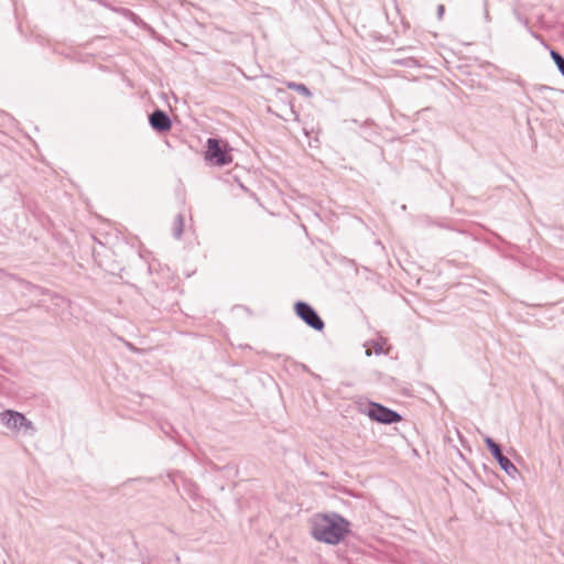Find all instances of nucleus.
<instances>
[{
	"label": "nucleus",
	"instance_id": "2eb2a0df",
	"mask_svg": "<svg viewBox=\"0 0 564 564\" xmlns=\"http://www.w3.org/2000/svg\"><path fill=\"white\" fill-rule=\"evenodd\" d=\"M444 11H445V8L443 4H440L437 7V15H438V19H442L443 14H444Z\"/></svg>",
	"mask_w": 564,
	"mask_h": 564
},
{
	"label": "nucleus",
	"instance_id": "f257e3e1",
	"mask_svg": "<svg viewBox=\"0 0 564 564\" xmlns=\"http://www.w3.org/2000/svg\"><path fill=\"white\" fill-rule=\"evenodd\" d=\"M350 527L337 512L317 513L311 520V535L318 542L337 545L350 533Z\"/></svg>",
	"mask_w": 564,
	"mask_h": 564
},
{
	"label": "nucleus",
	"instance_id": "ddd939ff",
	"mask_svg": "<svg viewBox=\"0 0 564 564\" xmlns=\"http://www.w3.org/2000/svg\"><path fill=\"white\" fill-rule=\"evenodd\" d=\"M484 442L485 444L487 445V448L490 451V453L492 454L494 452H497L498 448L500 447L499 444H497L491 437L489 436H485L484 437Z\"/></svg>",
	"mask_w": 564,
	"mask_h": 564
},
{
	"label": "nucleus",
	"instance_id": "423d86ee",
	"mask_svg": "<svg viewBox=\"0 0 564 564\" xmlns=\"http://www.w3.org/2000/svg\"><path fill=\"white\" fill-rule=\"evenodd\" d=\"M149 122L153 130L158 132L169 131L172 127V121L169 115L161 110L156 109L149 116Z\"/></svg>",
	"mask_w": 564,
	"mask_h": 564
},
{
	"label": "nucleus",
	"instance_id": "6e6552de",
	"mask_svg": "<svg viewBox=\"0 0 564 564\" xmlns=\"http://www.w3.org/2000/svg\"><path fill=\"white\" fill-rule=\"evenodd\" d=\"M183 231H184V217L181 214H178L175 217L174 224H173L174 238L180 239L183 235Z\"/></svg>",
	"mask_w": 564,
	"mask_h": 564
},
{
	"label": "nucleus",
	"instance_id": "0eeeda50",
	"mask_svg": "<svg viewBox=\"0 0 564 564\" xmlns=\"http://www.w3.org/2000/svg\"><path fill=\"white\" fill-rule=\"evenodd\" d=\"M491 455L495 457L500 468L507 475L514 478L519 474L518 468L513 465V463L502 454L501 447H499L498 451L494 452Z\"/></svg>",
	"mask_w": 564,
	"mask_h": 564
},
{
	"label": "nucleus",
	"instance_id": "20e7f679",
	"mask_svg": "<svg viewBox=\"0 0 564 564\" xmlns=\"http://www.w3.org/2000/svg\"><path fill=\"white\" fill-rule=\"evenodd\" d=\"M295 313L296 315L310 327L315 330H323L325 324L323 319L319 317L317 312L306 302L299 301L295 303Z\"/></svg>",
	"mask_w": 564,
	"mask_h": 564
},
{
	"label": "nucleus",
	"instance_id": "7ed1b4c3",
	"mask_svg": "<svg viewBox=\"0 0 564 564\" xmlns=\"http://www.w3.org/2000/svg\"><path fill=\"white\" fill-rule=\"evenodd\" d=\"M205 159L218 166H225L232 162L231 154L221 148L219 140L209 138L207 140V150Z\"/></svg>",
	"mask_w": 564,
	"mask_h": 564
},
{
	"label": "nucleus",
	"instance_id": "4468645a",
	"mask_svg": "<svg viewBox=\"0 0 564 564\" xmlns=\"http://www.w3.org/2000/svg\"><path fill=\"white\" fill-rule=\"evenodd\" d=\"M484 19L486 20V22H490V21H491V17H490L489 11H488V4H487V1L485 2V13H484Z\"/></svg>",
	"mask_w": 564,
	"mask_h": 564
},
{
	"label": "nucleus",
	"instance_id": "f03ea898",
	"mask_svg": "<svg viewBox=\"0 0 564 564\" xmlns=\"http://www.w3.org/2000/svg\"><path fill=\"white\" fill-rule=\"evenodd\" d=\"M362 412L372 421L381 424H393L402 420V416L397 411L377 402H369Z\"/></svg>",
	"mask_w": 564,
	"mask_h": 564
},
{
	"label": "nucleus",
	"instance_id": "f8f14e48",
	"mask_svg": "<svg viewBox=\"0 0 564 564\" xmlns=\"http://www.w3.org/2000/svg\"><path fill=\"white\" fill-rule=\"evenodd\" d=\"M513 14H514L516 19H517V20H518L522 25H524V26L528 29V31L530 32V34H531L532 36H534V37H536V39H539V37H540L536 33H534V32L531 30V28H530V25H529V20H528V18H525V17L521 15V14L519 13V11H518V10H514V11H513Z\"/></svg>",
	"mask_w": 564,
	"mask_h": 564
},
{
	"label": "nucleus",
	"instance_id": "9b49d317",
	"mask_svg": "<svg viewBox=\"0 0 564 564\" xmlns=\"http://www.w3.org/2000/svg\"><path fill=\"white\" fill-rule=\"evenodd\" d=\"M551 57L557 66L558 72L564 77V57L556 51H551Z\"/></svg>",
	"mask_w": 564,
	"mask_h": 564
},
{
	"label": "nucleus",
	"instance_id": "9d476101",
	"mask_svg": "<svg viewBox=\"0 0 564 564\" xmlns=\"http://www.w3.org/2000/svg\"><path fill=\"white\" fill-rule=\"evenodd\" d=\"M366 347H367V350H366V355L367 356H371L372 351L376 354V355H381L383 354V347H382V344L380 341H371V343H367L366 344Z\"/></svg>",
	"mask_w": 564,
	"mask_h": 564
},
{
	"label": "nucleus",
	"instance_id": "1a4fd4ad",
	"mask_svg": "<svg viewBox=\"0 0 564 564\" xmlns=\"http://www.w3.org/2000/svg\"><path fill=\"white\" fill-rule=\"evenodd\" d=\"M286 86L288 88L296 90L297 93L305 97H311L312 95L311 90L304 84L288 82Z\"/></svg>",
	"mask_w": 564,
	"mask_h": 564
},
{
	"label": "nucleus",
	"instance_id": "39448f33",
	"mask_svg": "<svg viewBox=\"0 0 564 564\" xmlns=\"http://www.w3.org/2000/svg\"><path fill=\"white\" fill-rule=\"evenodd\" d=\"M0 421L3 425L12 430H20L23 426L31 427V422L17 411L6 410L0 413Z\"/></svg>",
	"mask_w": 564,
	"mask_h": 564
}]
</instances>
